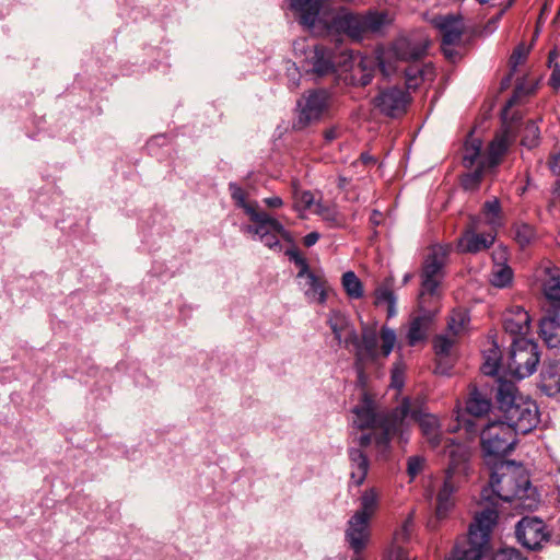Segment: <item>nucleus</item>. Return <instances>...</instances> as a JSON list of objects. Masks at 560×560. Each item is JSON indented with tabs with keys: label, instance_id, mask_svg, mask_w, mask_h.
<instances>
[{
	"label": "nucleus",
	"instance_id": "f257e3e1",
	"mask_svg": "<svg viewBox=\"0 0 560 560\" xmlns=\"http://www.w3.org/2000/svg\"><path fill=\"white\" fill-rule=\"evenodd\" d=\"M489 485L482 488L480 503L485 506L478 512L469 527L476 520L486 512H492L495 526L498 521V506L501 503H510L514 509L535 510L540 498L538 491L533 487L526 469L513 460H498L491 464Z\"/></svg>",
	"mask_w": 560,
	"mask_h": 560
},
{
	"label": "nucleus",
	"instance_id": "f03ea898",
	"mask_svg": "<svg viewBox=\"0 0 560 560\" xmlns=\"http://www.w3.org/2000/svg\"><path fill=\"white\" fill-rule=\"evenodd\" d=\"M495 399L504 424L515 429L516 434H526L538 424L539 411L536 402L518 395L514 383L499 380Z\"/></svg>",
	"mask_w": 560,
	"mask_h": 560
},
{
	"label": "nucleus",
	"instance_id": "7ed1b4c3",
	"mask_svg": "<svg viewBox=\"0 0 560 560\" xmlns=\"http://www.w3.org/2000/svg\"><path fill=\"white\" fill-rule=\"evenodd\" d=\"M494 517L492 512L481 514L468 528L467 537L456 544L452 560H481L489 550Z\"/></svg>",
	"mask_w": 560,
	"mask_h": 560
},
{
	"label": "nucleus",
	"instance_id": "20e7f679",
	"mask_svg": "<svg viewBox=\"0 0 560 560\" xmlns=\"http://www.w3.org/2000/svg\"><path fill=\"white\" fill-rule=\"evenodd\" d=\"M480 432V443L483 458L488 465L505 460L517 443L515 429L505 425L503 421L487 423Z\"/></svg>",
	"mask_w": 560,
	"mask_h": 560
},
{
	"label": "nucleus",
	"instance_id": "39448f33",
	"mask_svg": "<svg viewBox=\"0 0 560 560\" xmlns=\"http://www.w3.org/2000/svg\"><path fill=\"white\" fill-rule=\"evenodd\" d=\"M424 398L417 396L416 398L404 397L400 404L388 412V417L384 421L385 433L378 440V444L385 446L388 434H397L402 442L408 441L410 421L419 419V416H427Z\"/></svg>",
	"mask_w": 560,
	"mask_h": 560
},
{
	"label": "nucleus",
	"instance_id": "423d86ee",
	"mask_svg": "<svg viewBox=\"0 0 560 560\" xmlns=\"http://www.w3.org/2000/svg\"><path fill=\"white\" fill-rule=\"evenodd\" d=\"M382 346L378 348V336L376 330L370 327H363L361 337L357 334V342H351L354 348V361L358 364H375L380 357L387 358L396 343V332L394 329L383 326L381 329Z\"/></svg>",
	"mask_w": 560,
	"mask_h": 560
},
{
	"label": "nucleus",
	"instance_id": "0eeeda50",
	"mask_svg": "<svg viewBox=\"0 0 560 560\" xmlns=\"http://www.w3.org/2000/svg\"><path fill=\"white\" fill-rule=\"evenodd\" d=\"M539 362L538 343L528 338H515L511 340L503 364L512 376L523 380L536 372Z\"/></svg>",
	"mask_w": 560,
	"mask_h": 560
},
{
	"label": "nucleus",
	"instance_id": "6e6552de",
	"mask_svg": "<svg viewBox=\"0 0 560 560\" xmlns=\"http://www.w3.org/2000/svg\"><path fill=\"white\" fill-rule=\"evenodd\" d=\"M334 106V94L327 89H313L305 91L298 101V117L294 122L295 129L316 124L331 113Z\"/></svg>",
	"mask_w": 560,
	"mask_h": 560
},
{
	"label": "nucleus",
	"instance_id": "1a4fd4ad",
	"mask_svg": "<svg viewBox=\"0 0 560 560\" xmlns=\"http://www.w3.org/2000/svg\"><path fill=\"white\" fill-rule=\"evenodd\" d=\"M352 412L354 413V420L353 423L357 428L364 430V429H375L380 430V435H375V446L381 456H385L387 452L389 451L390 446V440L394 436H397V434H388L387 435V443L385 446L378 444V440L385 433V427L384 421L388 417L387 413H377L375 411L374 402L373 400L366 395H363V398L359 405H357Z\"/></svg>",
	"mask_w": 560,
	"mask_h": 560
},
{
	"label": "nucleus",
	"instance_id": "9d476101",
	"mask_svg": "<svg viewBox=\"0 0 560 560\" xmlns=\"http://www.w3.org/2000/svg\"><path fill=\"white\" fill-rule=\"evenodd\" d=\"M253 225L247 226V232L253 233L259 237L268 248L281 252L282 245L279 237L288 240L289 232L284 226L267 212H254L250 210Z\"/></svg>",
	"mask_w": 560,
	"mask_h": 560
},
{
	"label": "nucleus",
	"instance_id": "9b49d317",
	"mask_svg": "<svg viewBox=\"0 0 560 560\" xmlns=\"http://www.w3.org/2000/svg\"><path fill=\"white\" fill-rule=\"evenodd\" d=\"M296 22L307 32L325 34L327 22L320 15L325 0H287Z\"/></svg>",
	"mask_w": 560,
	"mask_h": 560
},
{
	"label": "nucleus",
	"instance_id": "f8f14e48",
	"mask_svg": "<svg viewBox=\"0 0 560 560\" xmlns=\"http://www.w3.org/2000/svg\"><path fill=\"white\" fill-rule=\"evenodd\" d=\"M447 250L442 246L433 247L427 256L421 271V293L434 295L444 277Z\"/></svg>",
	"mask_w": 560,
	"mask_h": 560
},
{
	"label": "nucleus",
	"instance_id": "ddd939ff",
	"mask_svg": "<svg viewBox=\"0 0 560 560\" xmlns=\"http://www.w3.org/2000/svg\"><path fill=\"white\" fill-rule=\"evenodd\" d=\"M491 407L492 401L487 393L477 388L471 389L466 400L467 416L458 418V425L468 434L476 435L480 430L478 420L486 417L491 410Z\"/></svg>",
	"mask_w": 560,
	"mask_h": 560
},
{
	"label": "nucleus",
	"instance_id": "4468645a",
	"mask_svg": "<svg viewBox=\"0 0 560 560\" xmlns=\"http://www.w3.org/2000/svg\"><path fill=\"white\" fill-rule=\"evenodd\" d=\"M410 95L399 86L381 89L372 103L383 115L397 118L406 113Z\"/></svg>",
	"mask_w": 560,
	"mask_h": 560
},
{
	"label": "nucleus",
	"instance_id": "2eb2a0df",
	"mask_svg": "<svg viewBox=\"0 0 560 560\" xmlns=\"http://www.w3.org/2000/svg\"><path fill=\"white\" fill-rule=\"evenodd\" d=\"M515 535L520 544L529 550H538L550 539L542 520L535 516L522 517L515 526Z\"/></svg>",
	"mask_w": 560,
	"mask_h": 560
},
{
	"label": "nucleus",
	"instance_id": "dca6fc26",
	"mask_svg": "<svg viewBox=\"0 0 560 560\" xmlns=\"http://www.w3.org/2000/svg\"><path fill=\"white\" fill-rule=\"evenodd\" d=\"M303 68L316 77H327L337 71L335 50L325 45H314L305 51Z\"/></svg>",
	"mask_w": 560,
	"mask_h": 560
},
{
	"label": "nucleus",
	"instance_id": "f3484780",
	"mask_svg": "<svg viewBox=\"0 0 560 560\" xmlns=\"http://www.w3.org/2000/svg\"><path fill=\"white\" fill-rule=\"evenodd\" d=\"M441 448L448 457V466L445 472L465 480L470 468V447L465 443L446 439Z\"/></svg>",
	"mask_w": 560,
	"mask_h": 560
},
{
	"label": "nucleus",
	"instance_id": "a211bd4d",
	"mask_svg": "<svg viewBox=\"0 0 560 560\" xmlns=\"http://www.w3.org/2000/svg\"><path fill=\"white\" fill-rule=\"evenodd\" d=\"M325 33L345 34L354 40L363 39L362 13H354L349 10H340L327 22Z\"/></svg>",
	"mask_w": 560,
	"mask_h": 560
},
{
	"label": "nucleus",
	"instance_id": "6ab92c4d",
	"mask_svg": "<svg viewBox=\"0 0 560 560\" xmlns=\"http://www.w3.org/2000/svg\"><path fill=\"white\" fill-rule=\"evenodd\" d=\"M429 42L425 38L413 36L398 37L392 45L388 54L402 61H416L427 54Z\"/></svg>",
	"mask_w": 560,
	"mask_h": 560
},
{
	"label": "nucleus",
	"instance_id": "aec40b11",
	"mask_svg": "<svg viewBox=\"0 0 560 560\" xmlns=\"http://www.w3.org/2000/svg\"><path fill=\"white\" fill-rule=\"evenodd\" d=\"M370 521L361 514H353L348 523L345 539L355 555L361 553L370 540Z\"/></svg>",
	"mask_w": 560,
	"mask_h": 560
},
{
	"label": "nucleus",
	"instance_id": "412c9836",
	"mask_svg": "<svg viewBox=\"0 0 560 560\" xmlns=\"http://www.w3.org/2000/svg\"><path fill=\"white\" fill-rule=\"evenodd\" d=\"M518 127L514 120L503 124L500 132L489 145L488 163L490 167L499 164L500 159L506 153L510 145L515 141Z\"/></svg>",
	"mask_w": 560,
	"mask_h": 560
},
{
	"label": "nucleus",
	"instance_id": "4be33fe9",
	"mask_svg": "<svg viewBox=\"0 0 560 560\" xmlns=\"http://www.w3.org/2000/svg\"><path fill=\"white\" fill-rule=\"evenodd\" d=\"M432 24L440 31L444 46L459 43L465 31L460 15H438L432 19Z\"/></svg>",
	"mask_w": 560,
	"mask_h": 560
},
{
	"label": "nucleus",
	"instance_id": "5701e85b",
	"mask_svg": "<svg viewBox=\"0 0 560 560\" xmlns=\"http://www.w3.org/2000/svg\"><path fill=\"white\" fill-rule=\"evenodd\" d=\"M327 324L338 345L349 348L351 342H357V329L345 313L331 311L328 314Z\"/></svg>",
	"mask_w": 560,
	"mask_h": 560
},
{
	"label": "nucleus",
	"instance_id": "b1692460",
	"mask_svg": "<svg viewBox=\"0 0 560 560\" xmlns=\"http://www.w3.org/2000/svg\"><path fill=\"white\" fill-rule=\"evenodd\" d=\"M464 479L448 475L445 477L436 495L435 516L438 520H444L454 506V493L458 490Z\"/></svg>",
	"mask_w": 560,
	"mask_h": 560
},
{
	"label": "nucleus",
	"instance_id": "393cba45",
	"mask_svg": "<svg viewBox=\"0 0 560 560\" xmlns=\"http://www.w3.org/2000/svg\"><path fill=\"white\" fill-rule=\"evenodd\" d=\"M503 328L511 339L526 338L530 330V317L523 306H512L503 315Z\"/></svg>",
	"mask_w": 560,
	"mask_h": 560
},
{
	"label": "nucleus",
	"instance_id": "a878e982",
	"mask_svg": "<svg viewBox=\"0 0 560 560\" xmlns=\"http://www.w3.org/2000/svg\"><path fill=\"white\" fill-rule=\"evenodd\" d=\"M477 220L471 219L468 229L463 233L458 240V248L462 253L476 254L481 250H486L491 247L494 242V235L492 233L478 234Z\"/></svg>",
	"mask_w": 560,
	"mask_h": 560
},
{
	"label": "nucleus",
	"instance_id": "bb28decb",
	"mask_svg": "<svg viewBox=\"0 0 560 560\" xmlns=\"http://www.w3.org/2000/svg\"><path fill=\"white\" fill-rule=\"evenodd\" d=\"M415 422L419 424L422 436L432 450L442 447L447 438L443 435L441 422L435 415L419 416Z\"/></svg>",
	"mask_w": 560,
	"mask_h": 560
},
{
	"label": "nucleus",
	"instance_id": "cd10ccee",
	"mask_svg": "<svg viewBox=\"0 0 560 560\" xmlns=\"http://www.w3.org/2000/svg\"><path fill=\"white\" fill-rule=\"evenodd\" d=\"M539 388L547 396L552 397L560 393V361L549 359L544 362L540 371Z\"/></svg>",
	"mask_w": 560,
	"mask_h": 560
},
{
	"label": "nucleus",
	"instance_id": "c85d7f7f",
	"mask_svg": "<svg viewBox=\"0 0 560 560\" xmlns=\"http://www.w3.org/2000/svg\"><path fill=\"white\" fill-rule=\"evenodd\" d=\"M392 23L393 18L387 11L369 10L362 13L363 38L368 35H383Z\"/></svg>",
	"mask_w": 560,
	"mask_h": 560
},
{
	"label": "nucleus",
	"instance_id": "c756f323",
	"mask_svg": "<svg viewBox=\"0 0 560 560\" xmlns=\"http://www.w3.org/2000/svg\"><path fill=\"white\" fill-rule=\"evenodd\" d=\"M350 478L355 486H361L369 472L370 460L363 450L355 446L348 448Z\"/></svg>",
	"mask_w": 560,
	"mask_h": 560
},
{
	"label": "nucleus",
	"instance_id": "7c9ffc66",
	"mask_svg": "<svg viewBox=\"0 0 560 560\" xmlns=\"http://www.w3.org/2000/svg\"><path fill=\"white\" fill-rule=\"evenodd\" d=\"M539 335L547 347H560V316L557 313H549L540 319Z\"/></svg>",
	"mask_w": 560,
	"mask_h": 560
},
{
	"label": "nucleus",
	"instance_id": "2f4dec72",
	"mask_svg": "<svg viewBox=\"0 0 560 560\" xmlns=\"http://www.w3.org/2000/svg\"><path fill=\"white\" fill-rule=\"evenodd\" d=\"M299 279V284L308 302H317L319 304L326 302L327 294L324 288V281L318 276L311 271Z\"/></svg>",
	"mask_w": 560,
	"mask_h": 560
},
{
	"label": "nucleus",
	"instance_id": "473e14b6",
	"mask_svg": "<svg viewBox=\"0 0 560 560\" xmlns=\"http://www.w3.org/2000/svg\"><path fill=\"white\" fill-rule=\"evenodd\" d=\"M431 318L429 315L416 316L411 319L407 332L408 345L413 347L427 338Z\"/></svg>",
	"mask_w": 560,
	"mask_h": 560
},
{
	"label": "nucleus",
	"instance_id": "72a5a7b5",
	"mask_svg": "<svg viewBox=\"0 0 560 560\" xmlns=\"http://www.w3.org/2000/svg\"><path fill=\"white\" fill-rule=\"evenodd\" d=\"M433 68L429 65L418 66L411 65L405 70V81L408 89L416 90L423 81L432 80Z\"/></svg>",
	"mask_w": 560,
	"mask_h": 560
},
{
	"label": "nucleus",
	"instance_id": "f704fd0d",
	"mask_svg": "<svg viewBox=\"0 0 560 560\" xmlns=\"http://www.w3.org/2000/svg\"><path fill=\"white\" fill-rule=\"evenodd\" d=\"M380 504V493L375 488H369L360 497V509L354 514L371 520Z\"/></svg>",
	"mask_w": 560,
	"mask_h": 560
},
{
	"label": "nucleus",
	"instance_id": "c9c22d12",
	"mask_svg": "<svg viewBox=\"0 0 560 560\" xmlns=\"http://www.w3.org/2000/svg\"><path fill=\"white\" fill-rule=\"evenodd\" d=\"M485 362L481 371L485 375L493 376L499 372L502 363L501 351L497 343H493L489 350L483 354Z\"/></svg>",
	"mask_w": 560,
	"mask_h": 560
},
{
	"label": "nucleus",
	"instance_id": "e433bc0d",
	"mask_svg": "<svg viewBox=\"0 0 560 560\" xmlns=\"http://www.w3.org/2000/svg\"><path fill=\"white\" fill-rule=\"evenodd\" d=\"M542 290L552 307L560 308V276L550 273L542 283Z\"/></svg>",
	"mask_w": 560,
	"mask_h": 560
},
{
	"label": "nucleus",
	"instance_id": "4c0bfd02",
	"mask_svg": "<svg viewBox=\"0 0 560 560\" xmlns=\"http://www.w3.org/2000/svg\"><path fill=\"white\" fill-rule=\"evenodd\" d=\"M482 142L478 138L469 136L464 144L463 164L465 167L470 168L480 156Z\"/></svg>",
	"mask_w": 560,
	"mask_h": 560
},
{
	"label": "nucleus",
	"instance_id": "58836bf2",
	"mask_svg": "<svg viewBox=\"0 0 560 560\" xmlns=\"http://www.w3.org/2000/svg\"><path fill=\"white\" fill-rule=\"evenodd\" d=\"M229 190L236 206L244 210V212L248 215L249 220H252V214L249 213L250 210H253L254 212H262L261 210H259V207L256 202L252 203L246 201L245 191L236 183H230Z\"/></svg>",
	"mask_w": 560,
	"mask_h": 560
},
{
	"label": "nucleus",
	"instance_id": "ea45409f",
	"mask_svg": "<svg viewBox=\"0 0 560 560\" xmlns=\"http://www.w3.org/2000/svg\"><path fill=\"white\" fill-rule=\"evenodd\" d=\"M341 283L350 299L358 300L363 296L362 282L353 271L345 272L341 278Z\"/></svg>",
	"mask_w": 560,
	"mask_h": 560
},
{
	"label": "nucleus",
	"instance_id": "a19ab883",
	"mask_svg": "<svg viewBox=\"0 0 560 560\" xmlns=\"http://www.w3.org/2000/svg\"><path fill=\"white\" fill-rule=\"evenodd\" d=\"M375 303L387 304V316L393 317L396 315V295L392 289L386 285H382L375 291Z\"/></svg>",
	"mask_w": 560,
	"mask_h": 560
},
{
	"label": "nucleus",
	"instance_id": "79ce46f5",
	"mask_svg": "<svg viewBox=\"0 0 560 560\" xmlns=\"http://www.w3.org/2000/svg\"><path fill=\"white\" fill-rule=\"evenodd\" d=\"M513 279V271L508 265H497L492 269L490 282L497 288L508 287Z\"/></svg>",
	"mask_w": 560,
	"mask_h": 560
},
{
	"label": "nucleus",
	"instance_id": "37998d69",
	"mask_svg": "<svg viewBox=\"0 0 560 560\" xmlns=\"http://www.w3.org/2000/svg\"><path fill=\"white\" fill-rule=\"evenodd\" d=\"M540 141V130L538 125L534 120H529L525 124L522 136V145L534 149L538 147Z\"/></svg>",
	"mask_w": 560,
	"mask_h": 560
},
{
	"label": "nucleus",
	"instance_id": "c03bdc74",
	"mask_svg": "<svg viewBox=\"0 0 560 560\" xmlns=\"http://www.w3.org/2000/svg\"><path fill=\"white\" fill-rule=\"evenodd\" d=\"M514 238L521 247L528 246L536 238L534 226L527 223H520L514 226Z\"/></svg>",
	"mask_w": 560,
	"mask_h": 560
},
{
	"label": "nucleus",
	"instance_id": "a18cd8bd",
	"mask_svg": "<svg viewBox=\"0 0 560 560\" xmlns=\"http://www.w3.org/2000/svg\"><path fill=\"white\" fill-rule=\"evenodd\" d=\"M483 176V165L479 164L472 172L465 174L462 178V186L465 190L478 188Z\"/></svg>",
	"mask_w": 560,
	"mask_h": 560
},
{
	"label": "nucleus",
	"instance_id": "49530a36",
	"mask_svg": "<svg viewBox=\"0 0 560 560\" xmlns=\"http://www.w3.org/2000/svg\"><path fill=\"white\" fill-rule=\"evenodd\" d=\"M455 343V339L445 335H438L433 340L434 352L439 358L447 357Z\"/></svg>",
	"mask_w": 560,
	"mask_h": 560
},
{
	"label": "nucleus",
	"instance_id": "de8ad7c7",
	"mask_svg": "<svg viewBox=\"0 0 560 560\" xmlns=\"http://www.w3.org/2000/svg\"><path fill=\"white\" fill-rule=\"evenodd\" d=\"M315 212L332 226L340 224V217L335 207L318 202Z\"/></svg>",
	"mask_w": 560,
	"mask_h": 560
},
{
	"label": "nucleus",
	"instance_id": "09e8293b",
	"mask_svg": "<svg viewBox=\"0 0 560 560\" xmlns=\"http://www.w3.org/2000/svg\"><path fill=\"white\" fill-rule=\"evenodd\" d=\"M558 51L552 49L548 55V67L552 70L549 79V84L555 90L560 88V63L557 61Z\"/></svg>",
	"mask_w": 560,
	"mask_h": 560
},
{
	"label": "nucleus",
	"instance_id": "8fccbe9b",
	"mask_svg": "<svg viewBox=\"0 0 560 560\" xmlns=\"http://www.w3.org/2000/svg\"><path fill=\"white\" fill-rule=\"evenodd\" d=\"M415 528L413 513H410L404 521L401 527L396 530L394 539L397 544H405L409 541Z\"/></svg>",
	"mask_w": 560,
	"mask_h": 560
},
{
	"label": "nucleus",
	"instance_id": "3c124183",
	"mask_svg": "<svg viewBox=\"0 0 560 560\" xmlns=\"http://www.w3.org/2000/svg\"><path fill=\"white\" fill-rule=\"evenodd\" d=\"M482 210L483 213L488 217V223L490 225L494 226L499 224L501 206L497 198L486 201Z\"/></svg>",
	"mask_w": 560,
	"mask_h": 560
},
{
	"label": "nucleus",
	"instance_id": "603ef678",
	"mask_svg": "<svg viewBox=\"0 0 560 560\" xmlns=\"http://www.w3.org/2000/svg\"><path fill=\"white\" fill-rule=\"evenodd\" d=\"M294 206L296 210L304 211L314 205V195L310 190L294 192Z\"/></svg>",
	"mask_w": 560,
	"mask_h": 560
},
{
	"label": "nucleus",
	"instance_id": "864d4df0",
	"mask_svg": "<svg viewBox=\"0 0 560 560\" xmlns=\"http://www.w3.org/2000/svg\"><path fill=\"white\" fill-rule=\"evenodd\" d=\"M424 457L416 455L410 456L407 460V472L411 479L416 478L422 471L424 466Z\"/></svg>",
	"mask_w": 560,
	"mask_h": 560
},
{
	"label": "nucleus",
	"instance_id": "5fc2aeb1",
	"mask_svg": "<svg viewBox=\"0 0 560 560\" xmlns=\"http://www.w3.org/2000/svg\"><path fill=\"white\" fill-rule=\"evenodd\" d=\"M529 92L530 91L526 90L525 86L523 85V83H517L513 95L506 101V104L502 110L503 117L504 118L506 117L509 109L512 108L516 104V102L518 101V98L521 96L528 94Z\"/></svg>",
	"mask_w": 560,
	"mask_h": 560
},
{
	"label": "nucleus",
	"instance_id": "6e6d98bb",
	"mask_svg": "<svg viewBox=\"0 0 560 560\" xmlns=\"http://www.w3.org/2000/svg\"><path fill=\"white\" fill-rule=\"evenodd\" d=\"M492 560H527L523 555L514 548H503L495 552Z\"/></svg>",
	"mask_w": 560,
	"mask_h": 560
},
{
	"label": "nucleus",
	"instance_id": "4d7b16f0",
	"mask_svg": "<svg viewBox=\"0 0 560 560\" xmlns=\"http://www.w3.org/2000/svg\"><path fill=\"white\" fill-rule=\"evenodd\" d=\"M287 254L289 255L290 259H292L294 261V264L300 267V270L296 276L298 279L303 278V276L311 272L306 259L303 258L298 252L289 250Z\"/></svg>",
	"mask_w": 560,
	"mask_h": 560
},
{
	"label": "nucleus",
	"instance_id": "13d9d810",
	"mask_svg": "<svg viewBox=\"0 0 560 560\" xmlns=\"http://www.w3.org/2000/svg\"><path fill=\"white\" fill-rule=\"evenodd\" d=\"M375 435H380V430L372 429V432L361 434L357 440L358 448L363 450L372 443L375 444Z\"/></svg>",
	"mask_w": 560,
	"mask_h": 560
},
{
	"label": "nucleus",
	"instance_id": "bf43d9fd",
	"mask_svg": "<svg viewBox=\"0 0 560 560\" xmlns=\"http://www.w3.org/2000/svg\"><path fill=\"white\" fill-rule=\"evenodd\" d=\"M504 13H505V9H502L497 15L492 16L486 23L483 31H482L485 35H490L497 31L499 23H500L502 16L504 15Z\"/></svg>",
	"mask_w": 560,
	"mask_h": 560
},
{
	"label": "nucleus",
	"instance_id": "052dcab7",
	"mask_svg": "<svg viewBox=\"0 0 560 560\" xmlns=\"http://www.w3.org/2000/svg\"><path fill=\"white\" fill-rule=\"evenodd\" d=\"M371 363H361V364H358V361H354V369H355V372H357V376H358V383L360 386H365L366 384V381H368V376H366V368L370 365Z\"/></svg>",
	"mask_w": 560,
	"mask_h": 560
},
{
	"label": "nucleus",
	"instance_id": "680f3d73",
	"mask_svg": "<svg viewBox=\"0 0 560 560\" xmlns=\"http://www.w3.org/2000/svg\"><path fill=\"white\" fill-rule=\"evenodd\" d=\"M548 166L553 175H560V149L550 154Z\"/></svg>",
	"mask_w": 560,
	"mask_h": 560
},
{
	"label": "nucleus",
	"instance_id": "e2e57ef3",
	"mask_svg": "<svg viewBox=\"0 0 560 560\" xmlns=\"http://www.w3.org/2000/svg\"><path fill=\"white\" fill-rule=\"evenodd\" d=\"M376 65L380 69V71L385 75V77H388L393 69L389 65L386 63L385 61V54H380L377 55L376 57Z\"/></svg>",
	"mask_w": 560,
	"mask_h": 560
},
{
	"label": "nucleus",
	"instance_id": "0e129e2a",
	"mask_svg": "<svg viewBox=\"0 0 560 560\" xmlns=\"http://www.w3.org/2000/svg\"><path fill=\"white\" fill-rule=\"evenodd\" d=\"M526 55H527V51L524 49L523 46H518L517 48H515L511 56L512 61H514V67H516L517 62L521 59H525Z\"/></svg>",
	"mask_w": 560,
	"mask_h": 560
},
{
	"label": "nucleus",
	"instance_id": "69168bd1",
	"mask_svg": "<svg viewBox=\"0 0 560 560\" xmlns=\"http://www.w3.org/2000/svg\"><path fill=\"white\" fill-rule=\"evenodd\" d=\"M319 240V234L317 232H311L306 234L303 238V244L306 247H311L317 243Z\"/></svg>",
	"mask_w": 560,
	"mask_h": 560
},
{
	"label": "nucleus",
	"instance_id": "338daca9",
	"mask_svg": "<svg viewBox=\"0 0 560 560\" xmlns=\"http://www.w3.org/2000/svg\"><path fill=\"white\" fill-rule=\"evenodd\" d=\"M264 202L269 208H280L283 205L282 199L278 196L265 198Z\"/></svg>",
	"mask_w": 560,
	"mask_h": 560
},
{
	"label": "nucleus",
	"instance_id": "774afa93",
	"mask_svg": "<svg viewBox=\"0 0 560 560\" xmlns=\"http://www.w3.org/2000/svg\"><path fill=\"white\" fill-rule=\"evenodd\" d=\"M324 137L327 142H330L338 137V131L336 128H329V129L325 130Z\"/></svg>",
	"mask_w": 560,
	"mask_h": 560
}]
</instances>
